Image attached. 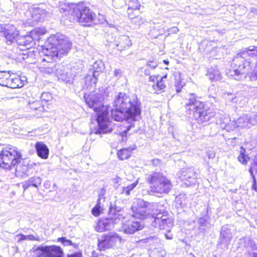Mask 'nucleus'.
<instances>
[{"label": "nucleus", "mask_w": 257, "mask_h": 257, "mask_svg": "<svg viewBox=\"0 0 257 257\" xmlns=\"http://www.w3.org/2000/svg\"><path fill=\"white\" fill-rule=\"evenodd\" d=\"M220 237H221V239H224V238L225 237V232H224V231H223L222 229L220 232Z\"/></svg>", "instance_id": "61"}, {"label": "nucleus", "mask_w": 257, "mask_h": 257, "mask_svg": "<svg viewBox=\"0 0 257 257\" xmlns=\"http://www.w3.org/2000/svg\"><path fill=\"white\" fill-rule=\"evenodd\" d=\"M198 224L200 229L204 230L207 227L208 223L207 220L203 217H200L198 220Z\"/></svg>", "instance_id": "44"}, {"label": "nucleus", "mask_w": 257, "mask_h": 257, "mask_svg": "<svg viewBox=\"0 0 257 257\" xmlns=\"http://www.w3.org/2000/svg\"><path fill=\"white\" fill-rule=\"evenodd\" d=\"M10 77V71L0 72V85L3 86L7 85V81Z\"/></svg>", "instance_id": "33"}, {"label": "nucleus", "mask_w": 257, "mask_h": 257, "mask_svg": "<svg viewBox=\"0 0 257 257\" xmlns=\"http://www.w3.org/2000/svg\"><path fill=\"white\" fill-rule=\"evenodd\" d=\"M138 184V180H137L136 181L133 183L131 185H129L126 187H123L121 190V193L125 194L126 195H129L130 194L131 191L133 190L137 186Z\"/></svg>", "instance_id": "37"}, {"label": "nucleus", "mask_w": 257, "mask_h": 257, "mask_svg": "<svg viewBox=\"0 0 257 257\" xmlns=\"http://www.w3.org/2000/svg\"><path fill=\"white\" fill-rule=\"evenodd\" d=\"M134 10H132V11H131L130 13H129L128 8L127 9V12L128 16L130 19L133 18L134 17H135L136 16V14H134Z\"/></svg>", "instance_id": "56"}, {"label": "nucleus", "mask_w": 257, "mask_h": 257, "mask_svg": "<svg viewBox=\"0 0 257 257\" xmlns=\"http://www.w3.org/2000/svg\"><path fill=\"white\" fill-rule=\"evenodd\" d=\"M158 63L157 61H149L147 63V66L149 69L151 68L152 69H155L158 66Z\"/></svg>", "instance_id": "48"}, {"label": "nucleus", "mask_w": 257, "mask_h": 257, "mask_svg": "<svg viewBox=\"0 0 257 257\" xmlns=\"http://www.w3.org/2000/svg\"><path fill=\"white\" fill-rule=\"evenodd\" d=\"M146 180L150 186V194L151 192L168 193L172 187L170 180L160 172L152 173L147 176Z\"/></svg>", "instance_id": "9"}, {"label": "nucleus", "mask_w": 257, "mask_h": 257, "mask_svg": "<svg viewBox=\"0 0 257 257\" xmlns=\"http://www.w3.org/2000/svg\"><path fill=\"white\" fill-rule=\"evenodd\" d=\"M131 23L134 26L135 28H139L145 22V20L141 16H135L131 19Z\"/></svg>", "instance_id": "36"}, {"label": "nucleus", "mask_w": 257, "mask_h": 257, "mask_svg": "<svg viewBox=\"0 0 257 257\" xmlns=\"http://www.w3.org/2000/svg\"><path fill=\"white\" fill-rule=\"evenodd\" d=\"M167 75L166 74L161 77L160 79H157L156 84L153 85V89L155 90V93H159L157 91H164L166 88V83L165 79L167 78Z\"/></svg>", "instance_id": "26"}, {"label": "nucleus", "mask_w": 257, "mask_h": 257, "mask_svg": "<svg viewBox=\"0 0 257 257\" xmlns=\"http://www.w3.org/2000/svg\"><path fill=\"white\" fill-rule=\"evenodd\" d=\"M236 127L249 128L257 124V114L252 113L250 114H244L238 118L236 122Z\"/></svg>", "instance_id": "15"}, {"label": "nucleus", "mask_w": 257, "mask_h": 257, "mask_svg": "<svg viewBox=\"0 0 257 257\" xmlns=\"http://www.w3.org/2000/svg\"><path fill=\"white\" fill-rule=\"evenodd\" d=\"M131 156V152L127 149H122L117 152V156L121 160L128 159Z\"/></svg>", "instance_id": "32"}, {"label": "nucleus", "mask_w": 257, "mask_h": 257, "mask_svg": "<svg viewBox=\"0 0 257 257\" xmlns=\"http://www.w3.org/2000/svg\"><path fill=\"white\" fill-rule=\"evenodd\" d=\"M249 172L252 179V181H254V179H256L254 173L257 175V156L255 158L253 163L251 164L250 165Z\"/></svg>", "instance_id": "39"}, {"label": "nucleus", "mask_w": 257, "mask_h": 257, "mask_svg": "<svg viewBox=\"0 0 257 257\" xmlns=\"http://www.w3.org/2000/svg\"><path fill=\"white\" fill-rule=\"evenodd\" d=\"M61 9L63 10V12H68L70 11V8L68 6H66V5H62Z\"/></svg>", "instance_id": "55"}, {"label": "nucleus", "mask_w": 257, "mask_h": 257, "mask_svg": "<svg viewBox=\"0 0 257 257\" xmlns=\"http://www.w3.org/2000/svg\"><path fill=\"white\" fill-rule=\"evenodd\" d=\"M17 237H20L18 239V242H20L22 240H36L40 241V238L39 236H35L33 235L29 234L27 235H25L23 234H20L17 235Z\"/></svg>", "instance_id": "35"}, {"label": "nucleus", "mask_w": 257, "mask_h": 257, "mask_svg": "<svg viewBox=\"0 0 257 257\" xmlns=\"http://www.w3.org/2000/svg\"><path fill=\"white\" fill-rule=\"evenodd\" d=\"M121 237L116 233L110 232L104 234L98 239V247L100 250H105L113 247L117 242L120 241Z\"/></svg>", "instance_id": "13"}, {"label": "nucleus", "mask_w": 257, "mask_h": 257, "mask_svg": "<svg viewBox=\"0 0 257 257\" xmlns=\"http://www.w3.org/2000/svg\"><path fill=\"white\" fill-rule=\"evenodd\" d=\"M21 79L19 77H14L10 74L9 79L7 81L6 86L12 88H20L23 86Z\"/></svg>", "instance_id": "23"}, {"label": "nucleus", "mask_w": 257, "mask_h": 257, "mask_svg": "<svg viewBox=\"0 0 257 257\" xmlns=\"http://www.w3.org/2000/svg\"><path fill=\"white\" fill-rule=\"evenodd\" d=\"M54 66H49L48 67H41L40 68L41 71L46 74H51L54 73L55 69H54Z\"/></svg>", "instance_id": "42"}, {"label": "nucleus", "mask_w": 257, "mask_h": 257, "mask_svg": "<svg viewBox=\"0 0 257 257\" xmlns=\"http://www.w3.org/2000/svg\"><path fill=\"white\" fill-rule=\"evenodd\" d=\"M106 39L110 47L115 48L118 51L126 49L132 45L129 37L126 35L120 36L116 38L111 34H107Z\"/></svg>", "instance_id": "12"}, {"label": "nucleus", "mask_w": 257, "mask_h": 257, "mask_svg": "<svg viewBox=\"0 0 257 257\" xmlns=\"http://www.w3.org/2000/svg\"><path fill=\"white\" fill-rule=\"evenodd\" d=\"M99 198L97 200V203L96 205L92 209V214L95 216H98L100 215L102 211V208L100 205V195L99 196Z\"/></svg>", "instance_id": "40"}, {"label": "nucleus", "mask_w": 257, "mask_h": 257, "mask_svg": "<svg viewBox=\"0 0 257 257\" xmlns=\"http://www.w3.org/2000/svg\"><path fill=\"white\" fill-rule=\"evenodd\" d=\"M252 189L254 190L255 191L257 192V184H256V180L254 179V181H252Z\"/></svg>", "instance_id": "54"}, {"label": "nucleus", "mask_w": 257, "mask_h": 257, "mask_svg": "<svg viewBox=\"0 0 257 257\" xmlns=\"http://www.w3.org/2000/svg\"><path fill=\"white\" fill-rule=\"evenodd\" d=\"M30 161L23 158L16 147L8 145L0 151V167L6 170L14 168L17 177L25 178L29 175Z\"/></svg>", "instance_id": "4"}, {"label": "nucleus", "mask_w": 257, "mask_h": 257, "mask_svg": "<svg viewBox=\"0 0 257 257\" xmlns=\"http://www.w3.org/2000/svg\"><path fill=\"white\" fill-rule=\"evenodd\" d=\"M35 147L37 154L39 157L43 159L48 158L49 150L45 144L41 142H38L36 143Z\"/></svg>", "instance_id": "20"}, {"label": "nucleus", "mask_w": 257, "mask_h": 257, "mask_svg": "<svg viewBox=\"0 0 257 257\" xmlns=\"http://www.w3.org/2000/svg\"><path fill=\"white\" fill-rule=\"evenodd\" d=\"M58 78L59 80L64 81L66 83H71L72 80L71 78L66 72H65L64 73H61V74L59 75V76H58Z\"/></svg>", "instance_id": "43"}, {"label": "nucleus", "mask_w": 257, "mask_h": 257, "mask_svg": "<svg viewBox=\"0 0 257 257\" xmlns=\"http://www.w3.org/2000/svg\"><path fill=\"white\" fill-rule=\"evenodd\" d=\"M141 7V4L139 1L138 0H131L128 3V12L129 13L132 10H134V11H138L140 10Z\"/></svg>", "instance_id": "38"}, {"label": "nucleus", "mask_w": 257, "mask_h": 257, "mask_svg": "<svg viewBox=\"0 0 257 257\" xmlns=\"http://www.w3.org/2000/svg\"><path fill=\"white\" fill-rule=\"evenodd\" d=\"M207 75L209 78L212 80H218L220 79V73L218 69L211 68L209 70Z\"/></svg>", "instance_id": "30"}, {"label": "nucleus", "mask_w": 257, "mask_h": 257, "mask_svg": "<svg viewBox=\"0 0 257 257\" xmlns=\"http://www.w3.org/2000/svg\"><path fill=\"white\" fill-rule=\"evenodd\" d=\"M185 106L192 118L199 123L206 122L214 116V112L210 108H205L202 102L196 100L193 94H189Z\"/></svg>", "instance_id": "7"}, {"label": "nucleus", "mask_w": 257, "mask_h": 257, "mask_svg": "<svg viewBox=\"0 0 257 257\" xmlns=\"http://www.w3.org/2000/svg\"><path fill=\"white\" fill-rule=\"evenodd\" d=\"M102 69L97 62H95L92 66V69H89V72L86 76L77 81H76V79L71 81V83L74 84L75 90L79 92L85 89L88 90L94 89L97 81V77L101 72Z\"/></svg>", "instance_id": "8"}, {"label": "nucleus", "mask_w": 257, "mask_h": 257, "mask_svg": "<svg viewBox=\"0 0 257 257\" xmlns=\"http://www.w3.org/2000/svg\"><path fill=\"white\" fill-rule=\"evenodd\" d=\"M245 150L242 147L240 148L239 155L238 157V161L242 164H246L249 159L247 155L245 154Z\"/></svg>", "instance_id": "31"}, {"label": "nucleus", "mask_w": 257, "mask_h": 257, "mask_svg": "<svg viewBox=\"0 0 257 257\" xmlns=\"http://www.w3.org/2000/svg\"><path fill=\"white\" fill-rule=\"evenodd\" d=\"M3 35L6 39L8 45L15 44L19 36V32L13 25H7L4 28Z\"/></svg>", "instance_id": "16"}, {"label": "nucleus", "mask_w": 257, "mask_h": 257, "mask_svg": "<svg viewBox=\"0 0 257 257\" xmlns=\"http://www.w3.org/2000/svg\"><path fill=\"white\" fill-rule=\"evenodd\" d=\"M246 247H249L252 250H256L257 249V246L256 244L255 243V242L250 239H248L246 240Z\"/></svg>", "instance_id": "46"}, {"label": "nucleus", "mask_w": 257, "mask_h": 257, "mask_svg": "<svg viewBox=\"0 0 257 257\" xmlns=\"http://www.w3.org/2000/svg\"><path fill=\"white\" fill-rule=\"evenodd\" d=\"M47 257H63L64 252L59 246L47 245Z\"/></svg>", "instance_id": "22"}, {"label": "nucleus", "mask_w": 257, "mask_h": 257, "mask_svg": "<svg viewBox=\"0 0 257 257\" xmlns=\"http://www.w3.org/2000/svg\"><path fill=\"white\" fill-rule=\"evenodd\" d=\"M57 241L61 242L64 246L72 245L75 248L78 247V244L73 243L71 240L67 239L65 237H59L57 239Z\"/></svg>", "instance_id": "34"}, {"label": "nucleus", "mask_w": 257, "mask_h": 257, "mask_svg": "<svg viewBox=\"0 0 257 257\" xmlns=\"http://www.w3.org/2000/svg\"><path fill=\"white\" fill-rule=\"evenodd\" d=\"M134 124H131L127 126L125 130H123L121 133H120V135L122 137V141H125L127 132L131 129V128L134 127Z\"/></svg>", "instance_id": "45"}, {"label": "nucleus", "mask_w": 257, "mask_h": 257, "mask_svg": "<svg viewBox=\"0 0 257 257\" xmlns=\"http://www.w3.org/2000/svg\"><path fill=\"white\" fill-rule=\"evenodd\" d=\"M144 73L146 75H150L151 74V72H150L149 68H148L147 69H146L144 71Z\"/></svg>", "instance_id": "64"}, {"label": "nucleus", "mask_w": 257, "mask_h": 257, "mask_svg": "<svg viewBox=\"0 0 257 257\" xmlns=\"http://www.w3.org/2000/svg\"><path fill=\"white\" fill-rule=\"evenodd\" d=\"M41 101H44L45 102H48L51 100L52 99V95L50 93L45 92H43L41 94Z\"/></svg>", "instance_id": "47"}, {"label": "nucleus", "mask_w": 257, "mask_h": 257, "mask_svg": "<svg viewBox=\"0 0 257 257\" xmlns=\"http://www.w3.org/2000/svg\"><path fill=\"white\" fill-rule=\"evenodd\" d=\"M229 101H231L232 102H236V96L235 94H232V93H228L227 94V97L226 98Z\"/></svg>", "instance_id": "49"}, {"label": "nucleus", "mask_w": 257, "mask_h": 257, "mask_svg": "<svg viewBox=\"0 0 257 257\" xmlns=\"http://www.w3.org/2000/svg\"><path fill=\"white\" fill-rule=\"evenodd\" d=\"M54 69H55L54 73L57 75V77H58L59 75L61 74V73H64L66 72L65 66L61 63L55 64Z\"/></svg>", "instance_id": "41"}, {"label": "nucleus", "mask_w": 257, "mask_h": 257, "mask_svg": "<svg viewBox=\"0 0 257 257\" xmlns=\"http://www.w3.org/2000/svg\"><path fill=\"white\" fill-rule=\"evenodd\" d=\"M158 79V76H156L155 75L150 76L149 77V81L151 82H155V80Z\"/></svg>", "instance_id": "57"}, {"label": "nucleus", "mask_w": 257, "mask_h": 257, "mask_svg": "<svg viewBox=\"0 0 257 257\" xmlns=\"http://www.w3.org/2000/svg\"><path fill=\"white\" fill-rule=\"evenodd\" d=\"M227 9L228 11L230 10L232 11L233 13L237 14L238 15H242L245 14L247 11V8L244 6L231 5L227 6Z\"/></svg>", "instance_id": "24"}, {"label": "nucleus", "mask_w": 257, "mask_h": 257, "mask_svg": "<svg viewBox=\"0 0 257 257\" xmlns=\"http://www.w3.org/2000/svg\"><path fill=\"white\" fill-rule=\"evenodd\" d=\"M170 31L171 33L176 34L179 31V29L176 27H174L171 28Z\"/></svg>", "instance_id": "58"}, {"label": "nucleus", "mask_w": 257, "mask_h": 257, "mask_svg": "<svg viewBox=\"0 0 257 257\" xmlns=\"http://www.w3.org/2000/svg\"><path fill=\"white\" fill-rule=\"evenodd\" d=\"M42 179L40 177L33 176L22 183L23 191L31 186L38 188L41 185Z\"/></svg>", "instance_id": "19"}, {"label": "nucleus", "mask_w": 257, "mask_h": 257, "mask_svg": "<svg viewBox=\"0 0 257 257\" xmlns=\"http://www.w3.org/2000/svg\"><path fill=\"white\" fill-rule=\"evenodd\" d=\"M67 257H82L81 253H75L71 254H68Z\"/></svg>", "instance_id": "53"}, {"label": "nucleus", "mask_w": 257, "mask_h": 257, "mask_svg": "<svg viewBox=\"0 0 257 257\" xmlns=\"http://www.w3.org/2000/svg\"><path fill=\"white\" fill-rule=\"evenodd\" d=\"M252 47L245 48V51L237 55L231 64V69L226 74L235 80H240L245 77L250 65L249 78L252 81L257 80V47Z\"/></svg>", "instance_id": "2"}, {"label": "nucleus", "mask_w": 257, "mask_h": 257, "mask_svg": "<svg viewBox=\"0 0 257 257\" xmlns=\"http://www.w3.org/2000/svg\"><path fill=\"white\" fill-rule=\"evenodd\" d=\"M29 107L33 110L42 111L44 110V106L40 100H35L29 102Z\"/></svg>", "instance_id": "29"}, {"label": "nucleus", "mask_w": 257, "mask_h": 257, "mask_svg": "<svg viewBox=\"0 0 257 257\" xmlns=\"http://www.w3.org/2000/svg\"><path fill=\"white\" fill-rule=\"evenodd\" d=\"M141 103L136 95L130 97L125 93L119 92L113 102L115 108H111V116L115 121H136L141 114Z\"/></svg>", "instance_id": "3"}, {"label": "nucleus", "mask_w": 257, "mask_h": 257, "mask_svg": "<svg viewBox=\"0 0 257 257\" xmlns=\"http://www.w3.org/2000/svg\"><path fill=\"white\" fill-rule=\"evenodd\" d=\"M105 21L106 22L107 24L110 27H113V28L115 27V25L113 23H112L111 22L109 23L108 22V21L106 20Z\"/></svg>", "instance_id": "62"}, {"label": "nucleus", "mask_w": 257, "mask_h": 257, "mask_svg": "<svg viewBox=\"0 0 257 257\" xmlns=\"http://www.w3.org/2000/svg\"><path fill=\"white\" fill-rule=\"evenodd\" d=\"M143 228V226L140 222L134 220H126L122 223V230L126 234H133L142 229Z\"/></svg>", "instance_id": "17"}, {"label": "nucleus", "mask_w": 257, "mask_h": 257, "mask_svg": "<svg viewBox=\"0 0 257 257\" xmlns=\"http://www.w3.org/2000/svg\"><path fill=\"white\" fill-rule=\"evenodd\" d=\"M183 85V84H180V85H177L176 83H175L176 90L177 93H179L181 91V90L182 88Z\"/></svg>", "instance_id": "52"}, {"label": "nucleus", "mask_w": 257, "mask_h": 257, "mask_svg": "<svg viewBox=\"0 0 257 257\" xmlns=\"http://www.w3.org/2000/svg\"><path fill=\"white\" fill-rule=\"evenodd\" d=\"M160 205L156 202H149L143 199H138L131 207L132 216L140 219H145L152 217L154 220L152 226L159 230L170 231L173 225L172 219L163 214L160 208Z\"/></svg>", "instance_id": "1"}, {"label": "nucleus", "mask_w": 257, "mask_h": 257, "mask_svg": "<svg viewBox=\"0 0 257 257\" xmlns=\"http://www.w3.org/2000/svg\"><path fill=\"white\" fill-rule=\"evenodd\" d=\"M72 14L76 17L77 21L83 26H89L94 20L95 16V14L83 3L75 5L73 8Z\"/></svg>", "instance_id": "11"}, {"label": "nucleus", "mask_w": 257, "mask_h": 257, "mask_svg": "<svg viewBox=\"0 0 257 257\" xmlns=\"http://www.w3.org/2000/svg\"><path fill=\"white\" fill-rule=\"evenodd\" d=\"M149 251L150 257H164L166 254L165 251L160 246L155 247Z\"/></svg>", "instance_id": "28"}, {"label": "nucleus", "mask_w": 257, "mask_h": 257, "mask_svg": "<svg viewBox=\"0 0 257 257\" xmlns=\"http://www.w3.org/2000/svg\"><path fill=\"white\" fill-rule=\"evenodd\" d=\"M207 154L209 159H213L215 156V153L212 151H208Z\"/></svg>", "instance_id": "51"}, {"label": "nucleus", "mask_w": 257, "mask_h": 257, "mask_svg": "<svg viewBox=\"0 0 257 257\" xmlns=\"http://www.w3.org/2000/svg\"><path fill=\"white\" fill-rule=\"evenodd\" d=\"M47 14V11L45 9L42 7H37L35 8L33 13V17L35 16H38V20H43L45 19V16Z\"/></svg>", "instance_id": "27"}, {"label": "nucleus", "mask_w": 257, "mask_h": 257, "mask_svg": "<svg viewBox=\"0 0 257 257\" xmlns=\"http://www.w3.org/2000/svg\"><path fill=\"white\" fill-rule=\"evenodd\" d=\"M204 211L202 213V216H205L208 214V207H206L205 206L203 208Z\"/></svg>", "instance_id": "59"}, {"label": "nucleus", "mask_w": 257, "mask_h": 257, "mask_svg": "<svg viewBox=\"0 0 257 257\" xmlns=\"http://www.w3.org/2000/svg\"><path fill=\"white\" fill-rule=\"evenodd\" d=\"M250 12L255 15H257V8L252 7L250 9Z\"/></svg>", "instance_id": "60"}, {"label": "nucleus", "mask_w": 257, "mask_h": 257, "mask_svg": "<svg viewBox=\"0 0 257 257\" xmlns=\"http://www.w3.org/2000/svg\"><path fill=\"white\" fill-rule=\"evenodd\" d=\"M108 218L100 220L95 227L98 232H102L110 230L120 220L125 218L123 209L119 206H110L108 213Z\"/></svg>", "instance_id": "10"}, {"label": "nucleus", "mask_w": 257, "mask_h": 257, "mask_svg": "<svg viewBox=\"0 0 257 257\" xmlns=\"http://www.w3.org/2000/svg\"><path fill=\"white\" fill-rule=\"evenodd\" d=\"M40 30L39 29H36L34 31H31V34L29 35H26L23 36H19L17 38L16 43L18 45L23 46L25 47H28L31 46V44L33 42V41L36 39L37 38H34V35H37L38 37L39 36Z\"/></svg>", "instance_id": "18"}, {"label": "nucleus", "mask_w": 257, "mask_h": 257, "mask_svg": "<svg viewBox=\"0 0 257 257\" xmlns=\"http://www.w3.org/2000/svg\"><path fill=\"white\" fill-rule=\"evenodd\" d=\"M177 176L187 187L195 184L197 182L196 173L191 168H182L178 173Z\"/></svg>", "instance_id": "14"}, {"label": "nucleus", "mask_w": 257, "mask_h": 257, "mask_svg": "<svg viewBox=\"0 0 257 257\" xmlns=\"http://www.w3.org/2000/svg\"><path fill=\"white\" fill-rule=\"evenodd\" d=\"M114 75L117 78H120L122 75V71L119 69H116L114 71Z\"/></svg>", "instance_id": "50"}, {"label": "nucleus", "mask_w": 257, "mask_h": 257, "mask_svg": "<svg viewBox=\"0 0 257 257\" xmlns=\"http://www.w3.org/2000/svg\"><path fill=\"white\" fill-rule=\"evenodd\" d=\"M71 47V43L64 35L59 33L51 35L42 49L41 53L45 57L42 61L48 63L56 61L67 54Z\"/></svg>", "instance_id": "6"}, {"label": "nucleus", "mask_w": 257, "mask_h": 257, "mask_svg": "<svg viewBox=\"0 0 257 257\" xmlns=\"http://www.w3.org/2000/svg\"><path fill=\"white\" fill-rule=\"evenodd\" d=\"M84 98L87 105L93 109L97 114V122L98 128L92 132L95 134H106L112 132L109 127L110 122L108 118V112L110 106L104 105L102 103L104 99L102 92L93 91L87 95H84Z\"/></svg>", "instance_id": "5"}, {"label": "nucleus", "mask_w": 257, "mask_h": 257, "mask_svg": "<svg viewBox=\"0 0 257 257\" xmlns=\"http://www.w3.org/2000/svg\"><path fill=\"white\" fill-rule=\"evenodd\" d=\"M33 250L34 257H47V245L34 246Z\"/></svg>", "instance_id": "25"}, {"label": "nucleus", "mask_w": 257, "mask_h": 257, "mask_svg": "<svg viewBox=\"0 0 257 257\" xmlns=\"http://www.w3.org/2000/svg\"><path fill=\"white\" fill-rule=\"evenodd\" d=\"M141 242L146 244L147 246H150L149 249V251L160 245V239L156 236H150L146 238L141 239Z\"/></svg>", "instance_id": "21"}, {"label": "nucleus", "mask_w": 257, "mask_h": 257, "mask_svg": "<svg viewBox=\"0 0 257 257\" xmlns=\"http://www.w3.org/2000/svg\"><path fill=\"white\" fill-rule=\"evenodd\" d=\"M249 257H257V252H252L249 253Z\"/></svg>", "instance_id": "63"}]
</instances>
